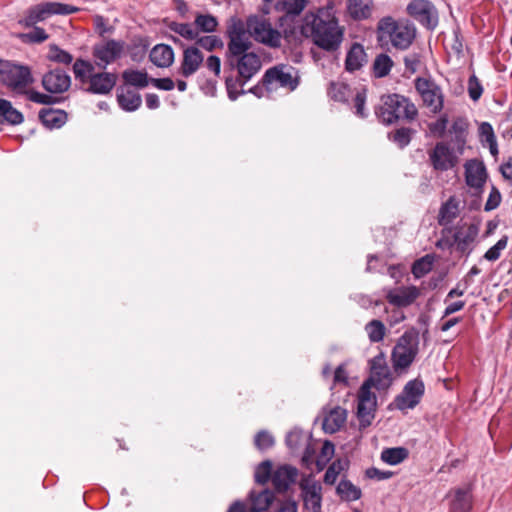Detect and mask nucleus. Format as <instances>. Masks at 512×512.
<instances>
[{
	"instance_id": "obj_8",
	"label": "nucleus",
	"mask_w": 512,
	"mask_h": 512,
	"mask_svg": "<svg viewBox=\"0 0 512 512\" xmlns=\"http://www.w3.org/2000/svg\"><path fill=\"white\" fill-rule=\"evenodd\" d=\"M79 11L78 7L60 2H44L31 6L19 24L32 27L52 15H69Z\"/></svg>"
},
{
	"instance_id": "obj_51",
	"label": "nucleus",
	"mask_w": 512,
	"mask_h": 512,
	"mask_svg": "<svg viewBox=\"0 0 512 512\" xmlns=\"http://www.w3.org/2000/svg\"><path fill=\"white\" fill-rule=\"evenodd\" d=\"M20 94L25 95L28 100L37 104L49 105L54 103L52 96L29 89V87L26 88L25 92H21Z\"/></svg>"
},
{
	"instance_id": "obj_41",
	"label": "nucleus",
	"mask_w": 512,
	"mask_h": 512,
	"mask_svg": "<svg viewBox=\"0 0 512 512\" xmlns=\"http://www.w3.org/2000/svg\"><path fill=\"white\" fill-rule=\"evenodd\" d=\"M393 66L392 59L387 54L378 55L373 63L374 75L378 78L387 76Z\"/></svg>"
},
{
	"instance_id": "obj_24",
	"label": "nucleus",
	"mask_w": 512,
	"mask_h": 512,
	"mask_svg": "<svg viewBox=\"0 0 512 512\" xmlns=\"http://www.w3.org/2000/svg\"><path fill=\"white\" fill-rule=\"evenodd\" d=\"M204 61L203 54L198 47H187L183 51V57L179 68V73L183 77H190L195 74Z\"/></svg>"
},
{
	"instance_id": "obj_5",
	"label": "nucleus",
	"mask_w": 512,
	"mask_h": 512,
	"mask_svg": "<svg viewBox=\"0 0 512 512\" xmlns=\"http://www.w3.org/2000/svg\"><path fill=\"white\" fill-rule=\"evenodd\" d=\"M415 28L404 21H396L387 16L380 19L377 25V37L382 43H391L397 49L405 50L415 38Z\"/></svg>"
},
{
	"instance_id": "obj_64",
	"label": "nucleus",
	"mask_w": 512,
	"mask_h": 512,
	"mask_svg": "<svg viewBox=\"0 0 512 512\" xmlns=\"http://www.w3.org/2000/svg\"><path fill=\"white\" fill-rule=\"evenodd\" d=\"M334 384L348 385V373L344 364L339 365L334 371Z\"/></svg>"
},
{
	"instance_id": "obj_56",
	"label": "nucleus",
	"mask_w": 512,
	"mask_h": 512,
	"mask_svg": "<svg viewBox=\"0 0 512 512\" xmlns=\"http://www.w3.org/2000/svg\"><path fill=\"white\" fill-rule=\"evenodd\" d=\"M343 469V465L341 461L333 462L325 472L324 482L326 484L332 485L336 482L340 472Z\"/></svg>"
},
{
	"instance_id": "obj_45",
	"label": "nucleus",
	"mask_w": 512,
	"mask_h": 512,
	"mask_svg": "<svg viewBox=\"0 0 512 512\" xmlns=\"http://www.w3.org/2000/svg\"><path fill=\"white\" fill-rule=\"evenodd\" d=\"M170 29L187 40H195L198 37V31L196 27L190 23L173 22L170 25Z\"/></svg>"
},
{
	"instance_id": "obj_54",
	"label": "nucleus",
	"mask_w": 512,
	"mask_h": 512,
	"mask_svg": "<svg viewBox=\"0 0 512 512\" xmlns=\"http://www.w3.org/2000/svg\"><path fill=\"white\" fill-rule=\"evenodd\" d=\"M197 45L206 51H213L214 49L222 46V41L217 36L207 35L200 38L197 37Z\"/></svg>"
},
{
	"instance_id": "obj_20",
	"label": "nucleus",
	"mask_w": 512,
	"mask_h": 512,
	"mask_svg": "<svg viewBox=\"0 0 512 512\" xmlns=\"http://www.w3.org/2000/svg\"><path fill=\"white\" fill-rule=\"evenodd\" d=\"M429 160L437 171H447L452 169L457 163V157L453 149L443 142L437 143L429 152Z\"/></svg>"
},
{
	"instance_id": "obj_50",
	"label": "nucleus",
	"mask_w": 512,
	"mask_h": 512,
	"mask_svg": "<svg viewBox=\"0 0 512 512\" xmlns=\"http://www.w3.org/2000/svg\"><path fill=\"white\" fill-rule=\"evenodd\" d=\"M508 244V237L503 236L501 237L497 243L489 248L486 253L484 254V258L488 261H496L500 258L501 252L506 249Z\"/></svg>"
},
{
	"instance_id": "obj_22",
	"label": "nucleus",
	"mask_w": 512,
	"mask_h": 512,
	"mask_svg": "<svg viewBox=\"0 0 512 512\" xmlns=\"http://www.w3.org/2000/svg\"><path fill=\"white\" fill-rule=\"evenodd\" d=\"M41 82L48 93L62 94L70 88L71 77L66 71L56 68L46 72Z\"/></svg>"
},
{
	"instance_id": "obj_29",
	"label": "nucleus",
	"mask_w": 512,
	"mask_h": 512,
	"mask_svg": "<svg viewBox=\"0 0 512 512\" xmlns=\"http://www.w3.org/2000/svg\"><path fill=\"white\" fill-rule=\"evenodd\" d=\"M117 101L119 106L128 112L137 110L142 103L140 94L130 88H121L117 94Z\"/></svg>"
},
{
	"instance_id": "obj_35",
	"label": "nucleus",
	"mask_w": 512,
	"mask_h": 512,
	"mask_svg": "<svg viewBox=\"0 0 512 512\" xmlns=\"http://www.w3.org/2000/svg\"><path fill=\"white\" fill-rule=\"evenodd\" d=\"M480 141L484 147H488L491 155L497 157L498 144L493 127L488 122H482L479 126Z\"/></svg>"
},
{
	"instance_id": "obj_1",
	"label": "nucleus",
	"mask_w": 512,
	"mask_h": 512,
	"mask_svg": "<svg viewBox=\"0 0 512 512\" xmlns=\"http://www.w3.org/2000/svg\"><path fill=\"white\" fill-rule=\"evenodd\" d=\"M340 4L341 0H324L310 8L298 26L301 35L326 51L337 50L343 40V29L336 15Z\"/></svg>"
},
{
	"instance_id": "obj_12",
	"label": "nucleus",
	"mask_w": 512,
	"mask_h": 512,
	"mask_svg": "<svg viewBox=\"0 0 512 512\" xmlns=\"http://www.w3.org/2000/svg\"><path fill=\"white\" fill-rule=\"evenodd\" d=\"M418 339L410 334H403L392 351V363L396 371L407 369L418 354Z\"/></svg>"
},
{
	"instance_id": "obj_48",
	"label": "nucleus",
	"mask_w": 512,
	"mask_h": 512,
	"mask_svg": "<svg viewBox=\"0 0 512 512\" xmlns=\"http://www.w3.org/2000/svg\"><path fill=\"white\" fill-rule=\"evenodd\" d=\"M349 92L350 89L348 85L341 82H337L330 84L328 95L330 96L331 99L335 101L344 102L347 100Z\"/></svg>"
},
{
	"instance_id": "obj_4",
	"label": "nucleus",
	"mask_w": 512,
	"mask_h": 512,
	"mask_svg": "<svg viewBox=\"0 0 512 512\" xmlns=\"http://www.w3.org/2000/svg\"><path fill=\"white\" fill-rule=\"evenodd\" d=\"M299 73L296 68L287 64H278L266 70L262 78V86H255L250 92L258 97L264 96V89L268 94L283 88L287 92L294 91L299 85Z\"/></svg>"
},
{
	"instance_id": "obj_15",
	"label": "nucleus",
	"mask_w": 512,
	"mask_h": 512,
	"mask_svg": "<svg viewBox=\"0 0 512 512\" xmlns=\"http://www.w3.org/2000/svg\"><path fill=\"white\" fill-rule=\"evenodd\" d=\"M370 376L363 382L377 390H385L392 384V374L383 353L369 360Z\"/></svg>"
},
{
	"instance_id": "obj_9",
	"label": "nucleus",
	"mask_w": 512,
	"mask_h": 512,
	"mask_svg": "<svg viewBox=\"0 0 512 512\" xmlns=\"http://www.w3.org/2000/svg\"><path fill=\"white\" fill-rule=\"evenodd\" d=\"M227 53L226 59L249 52L252 47V34L247 24L240 19L233 18L227 27Z\"/></svg>"
},
{
	"instance_id": "obj_2",
	"label": "nucleus",
	"mask_w": 512,
	"mask_h": 512,
	"mask_svg": "<svg viewBox=\"0 0 512 512\" xmlns=\"http://www.w3.org/2000/svg\"><path fill=\"white\" fill-rule=\"evenodd\" d=\"M226 65L231 69H236L237 78L227 76L225 78L226 89L230 100L234 101L239 95L245 93L242 87L254 77L261 69L262 62L260 57L254 52H245L238 56L226 59Z\"/></svg>"
},
{
	"instance_id": "obj_19",
	"label": "nucleus",
	"mask_w": 512,
	"mask_h": 512,
	"mask_svg": "<svg viewBox=\"0 0 512 512\" xmlns=\"http://www.w3.org/2000/svg\"><path fill=\"white\" fill-rule=\"evenodd\" d=\"M368 383H363L358 391L357 417L361 427L371 424L377 406V397Z\"/></svg>"
},
{
	"instance_id": "obj_27",
	"label": "nucleus",
	"mask_w": 512,
	"mask_h": 512,
	"mask_svg": "<svg viewBox=\"0 0 512 512\" xmlns=\"http://www.w3.org/2000/svg\"><path fill=\"white\" fill-rule=\"evenodd\" d=\"M367 63V54L364 47L359 43H354L347 52L345 59V69L348 72L360 70Z\"/></svg>"
},
{
	"instance_id": "obj_16",
	"label": "nucleus",
	"mask_w": 512,
	"mask_h": 512,
	"mask_svg": "<svg viewBox=\"0 0 512 512\" xmlns=\"http://www.w3.org/2000/svg\"><path fill=\"white\" fill-rule=\"evenodd\" d=\"M407 13L429 30H434L438 25L437 9L428 0H412L407 5Z\"/></svg>"
},
{
	"instance_id": "obj_32",
	"label": "nucleus",
	"mask_w": 512,
	"mask_h": 512,
	"mask_svg": "<svg viewBox=\"0 0 512 512\" xmlns=\"http://www.w3.org/2000/svg\"><path fill=\"white\" fill-rule=\"evenodd\" d=\"M373 0H347V10L354 20L367 19L372 14Z\"/></svg>"
},
{
	"instance_id": "obj_14",
	"label": "nucleus",
	"mask_w": 512,
	"mask_h": 512,
	"mask_svg": "<svg viewBox=\"0 0 512 512\" xmlns=\"http://www.w3.org/2000/svg\"><path fill=\"white\" fill-rule=\"evenodd\" d=\"M247 27L255 41L272 48L281 46V33L274 29L267 20L251 16L247 19Z\"/></svg>"
},
{
	"instance_id": "obj_36",
	"label": "nucleus",
	"mask_w": 512,
	"mask_h": 512,
	"mask_svg": "<svg viewBox=\"0 0 512 512\" xmlns=\"http://www.w3.org/2000/svg\"><path fill=\"white\" fill-rule=\"evenodd\" d=\"M471 509V495L468 489H456L450 503L449 512H469Z\"/></svg>"
},
{
	"instance_id": "obj_37",
	"label": "nucleus",
	"mask_w": 512,
	"mask_h": 512,
	"mask_svg": "<svg viewBox=\"0 0 512 512\" xmlns=\"http://www.w3.org/2000/svg\"><path fill=\"white\" fill-rule=\"evenodd\" d=\"M409 452L404 447L386 448L381 452V460L389 465H397L406 460Z\"/></svg>"
},
{
	"instance_id": "obj_31",
	"label": "nucleus",
	"mask_w": 512,
	"mask_h": 512,
	"mask_svg": "<svg viewBox=\"0 0 512 512\" xmlns=\"http://www.w3.org/2000/svg\"><path fill=\"white\" fill-rule=\"evenodd\" d=\"M347 412L341 407L332 409L323 420V429L326 433L337 432L345 423Z\"/></svg>"
},
{
	"instance_id": "obj_21",
	"label": "nucleus",
	"mask_w": 512,
	"mask_h": 512,
	"mask_svg": "<svg viewBox=\"0 0 512 512\" xmlns=\"http://www.w3.org/2000/svg\"><path fill=\"white\" fill-rule=\"evenodd\" d=\"M465 182L476 193L483 190L488 174L484 163L478 159L468 160L465 165Z\"/></svg>"
},
{
	"instance_id": "obj_62",
	"label": "nucleus",
	"mask_w": 512,
	"mask_h": 512,
	"mask_svg": "<svg viewBox=\"0 0 512 512\" xmlns=\"http://www.w3.org/2000/svg\"><path fill=\"white\" fill-rule=\"evenodd\" d=\"M365 102H366V94L364 91L357 92L354 98V108H355V114L359 117H365Z\"/></svg>"
},
{
	"instance_id": "obj_59",
	"label": "nucleus",
	"mask_w": 512,
	"mask_h": 512,
	"mask_svg": "<svg viewBox=\"0 0 512 512\" xmlns=\"http://www.w3.org/2000/svg\"><path fill=\"white\" fill-rule=\"evenodd\" d=\"M411 129L400 128L392 136L393 142H395L400 148H404L411 141Z\"/></svg>"
},
{
	"instance_id": "obj_39",
	"label": "nucleus",
	"mask_w": 512,
	"mask_h": 512,
	"mask_svg": "<svg viewBox=\"0 0 512 512\" xmlns=\"http://www.w3.org/2000/svg\"><path fill=\"white\" fill-rule=\"evenodd\" d=\"M122 77L126 84L135 87L144 88L149 83L147 73L139 70H125Z\"/></svg>"
},
{
	"instance_id": "obj_60",
	"label": "nucleus",
	"mask_w": 512,
	"mask_h": 512,
	"mask_svg": "<svg viewBox=\"0 0 512 512\" xmlns=\"http://www.w3.org/2000/svg\"><path fill=\"white\" fill-rule=\"evenodd\" d=\"M48 38V34L41 27H34V29L23 35V39L31 43H42Z\"/></svg>"
},
{
	"instance_id": "obj_61",
	"label": "nucleus",
	"mask_w": 512,
	"mask_h": 512,
	"mask_svg": "<svg viewBox=\"0 0 512 512\" xmlns=\"http://www.w3.org/2000/svg\"><path fill=\"white\" fill-rule=\"evenodd\" d=\"M501 202V194L499 190L495 187L492 188L489 197L485 203L484 209L485 211H492L496 209Z\"/></svg>"
},
{
	"instance_id": "obj_58",
	"label": "nucleus",
	"mask_w": 512,
	"mask_h": 512,
	"mask_svg": "<svg viewBox=\"0 0 512 512\" xmlns=\"http://www.w3.org/2000/svg\"><path fill=\"white\" fill-rule=\"evenodd\" d=\"M483 93V88L475 75L470 76L468 80V94L473 101L479 100Z\"/></svg>"
},
{
	"instance_id": "obj_23",
	"label": "nucleus",
	"mask_w": 512,
	"mask_h": 512,
	"mask_svg": "<svg viewBox=\"0 0 512 512\" xmlns=\"http://www.w3.org/2000/svg\"><path fill=\"white\" fill-rule=\"evenodd\" d=\"M420 296V289L416 286H400L386 290V299L389 304L404 308L412 305Z\"/></svg>"
},
{
	"instance_id": "obj_13",
	"label": "nucleus",
	"mask_w": 512,
	"mask_h": 512,
	"mask_svg": "<svg viewBox=\"0 0 512 512\" xmlns=\"http://www.w3.org/2000/svg\"><path fill=\"white\" fill-rule=\"evenodd\" d=\"M125 54V42L109 39L92 47V56L95 65L99 69H106L108 65L115 63Z\"/></svg>"
},
{
	"instance_id": "obj_10",
	"label": "nucleus",
	"mask_w": 512,
	"mask_h": 512,
	"mask_svg": "<svg viewBox=\"0 0 512 512\" xmlns=\"http://www.w3.org/2000/svg\"><path fill=\"white\" fill-rule=\"evenodd\" d=\"M415 89L419 93L424 107L430 113L439 114L444 108V93L442 88L433 80L418 77L415 80Z\"/></svg>"
},
{
	"instance_id": "obj_43",
	"label": "nucleus",
	"mask_w": 512,
	"mask_h": 512,
	"mask_svg": "<svg viewBox=\"0 0 512 512\" xmlns=\"http://www.w3.org/2000/svg\"><path fill=\"white\" fill-rule=\"evenodd\" d=\"M458 214V206L453 200L447 201L440 209L439 223L441 225L450 224Z\"/></svg>"
},
{
	"instance_id": "obj_53",
	"label": "nucleus",
	"mask_w": 512,
	"mask_h": 512,
	"mask_svg": "<svg viewBox=\"0 0 512 512\" xmlns=\"http://www.w3.org/2000/svg\"><path fill=\"white\" fill-rule=\"evenodd\" d=\"M274 442V437L264 430L258 432L254 439L255 446L261 451L271 448L274 445Z\"/></svg>"
},
{
	"instance_id": "obj_3",
	"label": "nucleus",
	"mask_w": 512,
	"mask_h": 512,
	"mask_svg": "<svg viewBox=\"0 0 512 512\" xmlns=\"http://www.w3.org/2000/svg\"><path fill=\"white\" fill-rule=\"evenodd\" d=\"M75 79L92 94H109L117 83V74L95 72V66L88 60L77 59L73 64Z\"/></svg>"
},
{
	"instance_id": "obj_47",
	"label": "nucleus",
	"mask_w": 512,
	"mask_h": 512,
	"mask_svg": "<svg viewBox=\"0 0 512 512\" xmlns=\"http://www.w3.org/2000/svg\"><path fill=\"white\" fill-rule=\"evenodd\" d=\"M334 445L330 441H325L322 445L320 454L316 459L317 470L321 471L334 455Z\"/></svg>"
},
{
	"instance_id": "obj_25",
	"label": "nucleus",
	"mask_w": 512,
	"mask_h": 512,
	"mask_svg": "<svg viewBox=\"0 0 512 512\" xmlns=\"http://www.w3.org/2000/svg\"><path fill=\"white\" fill-rule=\"evenodd\" d=\"M297 476V468L287 464L280 465L273 470L271 482L277 492H285L296 481Z\"/></svg>"
},
{
	"instance_id": "obj_17",
	"label": "nucleus",
	"mask_w": 512,
	"mask_h": 512,
	"mask_svg": "<svg viewBox=\"0 0 512 512\" xmlns=\"http://www.w3.org/2000/svg\"><path fill=\"white\" fill-rule=\"evenodd\" d=\"M301 498L303 506L309 512H321L322 508V486L312 475L304 476L300 483Z\"/></svg>"
},
{
	"instance_id": "obj_30",
	"label": "nucleus",
	"mask_w": 512,
	"mask_h": 512,
	"mask_svg": "<svg viewBox=\"0 0 512 512\" xmlns=\"http://www.w3.org/2000/svg\"><path fill=\"white\" fill-rule=\"evenodd\" d=\"M39 119L45 127L55 129L62 127L66 123L67 114L63 110L42 109L39 112Z\"/></svg>"
},
{
	"instance_id": "obj_6",
	"label": "nucleus",
	"mask_w": 512,
	"mask_h": 512,
	"mask_svg": "<svg viewBox=\"0 0 512 512\" xmlns=\"http://www.w3.org/2000/svg\"><path fill=\"white\" fill-rule=\"evenodd\" d=\"M376 115L383 123L392 124L399 119H415L418 110L408 98L392 94L382 97V104L376 111Z\"/></svg>"
},
{
	"instance_id": "obj_63",
	"label": "nucleus",
	"mask_w": 512,
	"mask_h": 512,
	"mask_svg": "<svg viewBox=\"0 0 512 512\" xmlns=\"http://www.w3.org/2000/svg\"><path fill=\"white\" fill-rule=\"evenodd\" d=\"M205 66L209 71L214 73L215 76H219L221 72V60L216 55H210L205 62Z\"/></svg>"
},
{
	"instance_id": "obj_44",
	"label": "nucleus",
	"mask_w": 512,
	"mask_h": 512,
	"mask_svg": "<svg viewBox=\"0 0 512 512\" xmlns=\"http://www.w3.org/2000/svg\"><path fill=\"white\" fill-rule=\"evenodd\" d=\"M195 26L196 29L201 30L202 32L211 33L214 32L217 28L218 21L217 19L210 14H200L195 18Z\"/></svg>"
},
{
	"instance_id": "obj_26",
	"label": "nucleus",
	"mask_w": 512,
	"mask_h": 512,
	"mask_svg": "<svg viewBox=\"0 0 512 512\" xmlns=\"http://www.w3.org/2000/svg\"><path fill=\"white\" fill-rule=\"evenodd\" d=\"M479 233V228L475 224H470L467 227H462L454 233V244L456 250L462 254L469 255L472 251V244L476 240Z\"/></svg>"
},
{
	"instance_id": "obj_42",
	"label": "nucleus",
	"mask_w": 512,
	"mask_h": 512,
	"mask_svg": "<svg viewBox=\"0 0 512 512\" xmlns=\"http://www.w3.org/2000/svg\"><path fill=\"white\" fill-rule=\"evenodd\" d=\"M434 258L431 255H425L416 260L412 266V274L419 279L428 274L433 268Z\"/></svg>"
},
{
	"instance_id": "obj_18",
	"label": "nucleus",
	"mask_w": 512,
	"mask_h": 512,
	"mask_svg": "<svg viewBox=\"0 0 512 512\" xmlns=\"http://www.w3.org/2000/svg\"><path fill=\"white\" fill-rule=\"evenodd\" d=\"M425 392V385L421 379L408 381L401 393L394 399L395 407L400 411L414 409L421 401Z\"/></svg>"
},
{
	"instance_id": "obj_28",
	"label": "nucleus",
	"mask_w": 512,
	"mask_h": 512,
	"mask_svg": "<svg viewBox=\"0 0 512 512\" xmlns=\"http://www.w3.org/2000/svg\"><path fill=\"white\" fill-rule=\"evenodd\" d=\"M149 58L157 67L167 68L174 61V51L169 45L157 44L151 49Z\"/></svg>"
},
{
	"instance_id": "obj_52",
	"label": "nucleus",
	"mask_w": 512,
	"mask_h": 512,
	"mask_svg": "<svg viewBox=\"0 0 512 512\" xmlns=\"http://www.w3.org/2000/svg\"><path fill=\"white\" fill-rule=\"evenodd\" d=\"M304 441H306V436L299 429H293L286 436V444L291 450L298 449Z\"/></svg>"
},
{
	"instance_id": "obj_46",
	"label": "nucleus",
	"mask_w": 512,
	"mask_h": 512,
	"mask_svg": "<svg viewBox=\"0 0 512 512\" xmlns=\"http://www.w3.org/2000/svg\"><path fill=\"white\" fill-rule=\"evenodd\" d=\"M48 59L53 62L69 65L73 61V56L69 52L59 48L57 45H50Z\"/></svg>"
},
{
	"instance_id": "obj_57",
	"label": "nucleus",
	"mask_w": 512,
	"mask_h": 512,
	"mask_svg": "<svg viewBox=\"0 0 512 512\" xmlns=\"http://www.w3.org/2000/svg\"><path fill=\"white\" fill-rule=\"evenodd\" d=\"M468 129V122L463 117H457L454 119L451 128L450 133L454 134L456 139L460 140L464 137L465 133Z\"/></svg>"
},
{
	"instance_id": "obj_11",
	"label": "nucleus",
	"mask_w": 512,
	"mask_h": 512,
	"mask_svg": "<svg viewBox=\"0 0 512 512\" xmlns=\"http://www.w3.org/2000/svg\"><path fill=\"white\" fill-rule=\"evenodd\" d=\"M307 3V0H276L275 10L283 13L278 19V25L286 37L295 33L297 18Z\"/></svg>"
},
{
	"instance_id": "obj_55",
	"label": "nucleus",
	"mask_w": 512,
	"mask_h": 512,
	"mask_svg": "<svg viewBox=\"0 0 512 512\" xmlns=\"http://www.w3.org/2000/svg\"><path fill=\"white\" fill-rule=\"evenodd\" d=\"M449 122V117L447 114L441 115L435 122L429 125V129L431 133L437 135L439 137L444 136L447 126Z\"/></svg>"
},
{
	"instance_id": "obj_7",
	"label": "nucleus",
	"mask_w": 512,
	"mask_h": 512,
	"mask_svg": "<svg viewBox=\"0 0 512 512\" xmlns=\"http://www.w3.org/2000/svg\"><path fill=\"white\" fill-rule=\"evenodd\" d=\"M31 68L15 61L0 59V82L20 94L34 83Z\"/></svg>"
},
{
	"instance_id": "obj_49",
	"label": "nucleus",
	"mask_w": 512,
	"mask_h": 512,
	"mask_svg": "<svg viewBox=\"0 0 512 512\" xmlns=\"http://www.w3.org/2000/svg\"><path fill=\"white\" fill-rule=\"evenodd\" d=\"M272 463L269 460L260 463L255 470V481L259 484H266L270 479L272 480Z\"/></svg>"
},
{
	"instance_id": "obj_33",
	"label": "nucleus",
	"mask_w": 512,
	"mask_h": 512,
	"mask_svg": "<svg viewBox=\"0 0 512 512\" xmlns=\"http://www.w3.org/2000/svg\"><path fill=\"white\" fill-rule=\"evenodd\" d=\"M23 121V114L10 101L0 98V124L19 125Z\"/></svg>"
},
{
	"instance_id": "obj_40",
	"label": "nucleus",
	"mask_w": 512,
	"mask_h": 512,
	"mask_svg": "<svg viewBox=\"0 0 512 512\" xmlns=\"http://www.w3.org/2000/svg\"><path fill=\"white\" fill-rule=\"evenodd\" d=\"M368 338L373 343L381 342L384 339L386 328L380 320H371L365 325Z\"/></svg>"
},
{
	"instance_id": "obj_38",
	"label": "nucleus",
	"mask_w": 512,
	"mask_h": 512,
	"mask_svg": "<svg viewBox=\"0 0 512 512\" xmlns=\"http://www.w3.org/2000/svg\"><path fill=\"white\" fill-rule=\"evenodd\" d=\"M336 491L341 499L345 501H356L361 497V490L349 480H341Z\"/></svg>"
},
{
	"instance_id": "obj_34",
	"label": "nucleus",
	"mask_w": 512,
	"mask_h": 512,
	"mask_svg": "<svg viewBox=\"0 0 512 512\" xmlns=\"http://www.w3.org/2000/svg\"><path fill=\"white\" fill-rule=\"evenodd\" d=\"M251 505L249 512H262L269 508L274 500V493L265 489L259 493L252 491L250 493Z\"/></svg>"
}]
</instances>
